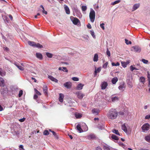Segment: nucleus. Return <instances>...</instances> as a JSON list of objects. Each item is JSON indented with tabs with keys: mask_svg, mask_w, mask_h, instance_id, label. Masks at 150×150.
Listing matches in <instances>:
<instances>
[{
	"mask_svg": "<svg viewBox=\"0 0 150 150\" xmlns=\"http://www.w3.org/2000/svg\"><path fill=\"white\" fill-rule=\"evenodd\" d=\"M34 47H37L38 48H41L43 47V46L39 43H37V44L35 43Z\"/></svg>",
	"mask_w": 150,
	"mask_h": 150,
	"instance_id": "obj_26",
	"label": "nucleus"
},
{
	"mask_svg": "<svg viewBox=\"0 0 150 150\" xmlns=\"http://www.w3.org/2000/svg\"><path fill=\"white\" fill-rule=\"evenodd\" d=\"M96 150H102V149L100 146H98L97 147Z\"/></svg>",
	"mask_w": 150,
	"mask_h": 150,
	"instance_id": "obj_60",
	"label": "nucleus"
},
{
	"mask_svg": "<svg viewBox=\"0 0 150 150\" xmlns=\"http://www.w3.org/2000/svg\"><path fill=\"white\" fill-rule=\"evenodd\" d=\"M89 18L91 22L93 23L95 20V12L92 8L91 9L90 12L89 13Z\"/></svg>",
	"mask_w": 150,
	"mask_h": 150,
	"instance_id": "obj_2",
	"label": "nucleus"
},
{
	"mask_svg": "<svg viewBox=\"0 0 150 150\" xmlns=\"http://www.w3.org/2000/svg\"><path fill=\"white\" fill-rule=\"evenodd\" d=\"M63 69L64 70H63L64 71H65L66 72H67L68 71V70L67 69V68L65 67H62Z\"/></svg>",
	"mask_w": 150,
	"mask_h": 150,
	"instance_id": "obj_55",
	"label": "nucleus"
},
{
	"mask_svg": "<svg viewBox=\"0 0 150 150\" xmlns=\"http://www.w3.org/2000/svg\"><path fill=\"white\" fill-rule=\"evenodd\" d=\"M43 134L44 135H47L49 134V132L47 130H45L43 132Z\"/></svg>",
	"mask_w": 150,
	"mask_h": 150,
	"instance_id": "obj_36",
	"label": "nucleus"
},
{
	"mask_svg": "<svg viewBox=\"0 0 150 150\" xmlns=\"http://www.w3.org/2000/svg\"><path fill=\"white\" fill-rule=\"evenodd\" d=\"M38 98V96H37V95H36V94H35L34 95V96H33V98L34 99H36Z\"/></svg>",
	"mask_w": 150,
	"mask_h": 150,
	"instance_id": "obj_57",
	"label": "nucleus"
},
{
	"mask_svg": "<svg viewBox=\"0 0 150 150\" xmlns=\"http://www.w3.org/2000/svg\"><path fill=\"white\" fill-rule=\"evenodd\" d=\"M120 63L118 62H117L116 64L114 62H112V66H118L120 65Z\"/></svg>",
	"mask_w": 150,
	"mask_h": 150,
	"instance_id": "obj_42",
	"label": "nucleus"
},
{
	"mask_svg": "<svg viewBox=\"0 0 150 150\" xmlns=\"http://www.w3.org/2000/svg\"><path fill=\"white\" fill-rule=\"evenodd\" d=\"M125 88V84L124 83H123L119 86L118 88L119 89L121 90L123 88Z\"/></svg>",
	"mask_w": 150,
	"mask_h": 150,
	"instance_id": "obj_25",
	"label": "nucleus"
},
{
	"mask_svg": "<svg viewBox=\"0 0 150 150\" xmlns=\"http://www.w3.org/2000/svg\"><path fill=\"white\" fill-rule=\"evenodd\" d=\"M76 95L78 98L80 99H82L85 95L80 91H77L76 92Z\"/></svg>",
	"mask_w": 150,
	"mask_h": 150,
	"instance_id": "obj_6",
	"label": "nucleus"
},
{
	"mask_svg": "<svg viewBox=\"0 0 150 150\" xmlns=\"http://www.w3.org/2000/svg\"><path fill=\"white\" fill-rule=\"evenodd\" d=\"M16 66L17 67L21 70H23L24 69V68L21 66H19L18 65L16 64Z\"/></svg>",
	"mask_w": 150,
	"mask_h": 150,
	"instance_id": "obj_40",
	"label": "nucleus"
},
{
	"mask_svg": "<svg viewBox=\"0 0 150 150\" xmlns=\"http://www.w3.org/2000/svg\"><path fill=\"white\" fill-rule=\"evenodd\" d=\"M9 17L11 20L13 19V18L12 16L11 15H9Z\"/></svg>",
	"mask_w": 150,
	"mask_h": 150,
	"instance_id": "obj_64",
	"label": "nucleus"
},
{
	"mask_svg": "<svg viewBox=\"0 0 150 150\" xmlns=\"http://www.w3.org/2000/svg\"><path fill=\"white\" fill-rule=\"evenodd\" d=\"M92 112L93 114L98 115L100 112V110L98 109L94 108L92 110Z\"/></svg>",
	"mask_w": 150,
	"mask_h": 150,
	"instance_id": "obj_11",
	"label": "nucleus"
},
{
	"mask_svg": "<svg viewBox=\"0 0 150 150\" xmlns=\"http://www.w3.org/2000/svg\"><path fill=\"white\" fill-rule=\"evenodd\" d=\"M132 48L133 50V51L137 52H139L141 51V48L140 47L138 46H135L132 47ZM132 51H133L132 49H131Z\"/></svg>",
	"mask_w": 150,
	"mask_h": 150,
	"instance_id": "obj_5",
	"label": "nucleus"
},
{
	"mask_svg": "<svg viewBox=\"0 0 150 150\" xmlns=\"http://www.w3.org/2000/svg\"><path fill=\"white\" fill-rule=\"evenodd\" d=\"M111 137L112 139L115 140H118V137L117 136L114 134H112V135Z\"/></svg>",
	"mask_w": 150,
	"mask_h": 150,
	"instance_id": "obj_34",
	"label": "nucleus"
},
{
	"mask_svg": "<svg viewBox=\"0 0 150 150\" xmlns=\"http://www.w3.org/2000/svg\"><path fill=\"white\" fill-rule=\"evenodd\" d=\"M119 99V98L117 96L112 97H111L112 101L113 102H114L116 100H117Z\"/></svg>",
	"mask_w": 150,
	"mask_h": 150,
	"instance_id": "obj_24",
	"label": "nucleus"
},
{
	"mask_svg": "<svg viewBox=\"0 0 150 150\" xmlns=\"http://www.w3.org/2000/svg\"><path fill=\"white\" fill-rule=\"evenodd\" d=\"M145 119H149L150 118V115H146L145 118Z\"/></svg>",
	"mask_w": 150,
	"mask_h": 150,
	"instance_id": "obj_52",
	"label": "nucleus"
},
{
	"mask_svg": "<svg viewBox=\"0 0 150 150\" xmlns=\"http://www.w3.org/2000/svg\"><path fill=\"white\" fill-rule=\"evenodd\" d=\"M150 125L148 123H146L144 124L142 127V129L143 131L148 130L150 128Z\"/></svg>",
	"mask_w": 150,
	"mask_h": 150,
	"instance_id": "obj_4",
	"label": "nucleus"
},
{
	"mask_svg": "<svg viewBox=\"0 0 150 150\" xmlns=\"http://www.w3.org/2000/svg\"><path fill=\"white\" fill-rule=\"evenodd\" d=\"M51 132H52L53 135L54 136V137L57 139H58V135L54 131H51Z\"/></svg>",
	"mask_w": 150,
	"mask_h": 150,
	"instance_id": "obj_33",
	"label": "nucleus"
},
{
	"mask_svg": "<svg viewBox=\"0 0 150 150\" xmlns=\"http://www.w3.org/2000/svg\"><path fill=\"white\" fill-rule=\"evenodd\" d=\"M139 80L140 82L143 84H144L145 82V78L143 76L140 77L139 79Z\"/></svg>",
	"mask_w": 150,
	"mask_h": 150,
	"instance_id": "obj_19",
	"label": "nucleus"
},
{
	"mask_svg": "<svg viewBox=\"0 0 150 150\" xmlns=\"http://www.w3.org/2000/svg\"><path fill=\"white\" fill-rule=\"evenodd\" d=\"M81 10L82 11H85L87 9V7L86 6H82L81 7Z\"/></svg>",
	"mask_w": 150,
	"mask_h": 150,
	"instance_id": "obj_30",
	"label": "nucleus"
},
{
	"mask_svg": "<svg viewBox=\"0 0 150 150\" xmlns=\"http://www.w3.org/2000/svg\"><path fill=\"white\" fill-rule=\"evenodd\" d=\"M84 85L81 83H80L76 87V89L77 90H81L82 89Z\"/></svg>",
	"mask_w": 150,
	"mask_h": 150,
	"instance_id": "obj_15",
	"label": "nucleus"
},
{
	"mask_svg": "<svg viewBox=\"0 0 150 150\" xmlns=\"http://www.w3.org/2000/svg\"><path fill=\"white\" fill-rule=\"evenodd\" d=\"M64 86L65 87L67 88H70L71 87V83L69 81L67 82L64 83Z\"/></svg>",
	"mask_w": 150,
	"mask_h": 150,
	"instance_id": "obj_7",
	"label": "nucleus"
},
{
	"mask_svg": "<svg viewBox=\"0 0 150 150\" xmlns=\"http://www.w3.org/2000/svg\"><path fill=\"white\" fill-rule=\"evenodd\" d=\"M148 80H150V74L149 72H147Z\"/></svg>",
	"mask_w": 150,
	"mask_h": 150,
	"instance_id": "obj_53",
	"label": "nucleus"
},
{
	"mask_svg": "<svg viewBox=\"0 0 150 150\" xmlns=\"http://www.w3.org/2000/svg\"><path fill=\"white\" fill-rule=\"evenodd\" d=\"M108 119L110 120L115 119L118 115V112L116 109H111L108 112L107 115Z\"/></svg>",
	"mask_w": 150,
	"mask_h": 150,
	"instance_id": "obj_1",
	"label": "nucleus"
},
{
	"mask_svg": "<svg viewBox=\"0 0 150 150\" xmlns=\"http://www.w3.org/2000/svg\"><path fill=\"white\" fill-rule=\"evenodd\" d=\"M90 33H91V35L92 36V37L94 38H95L96 35H95V33H94L93 32V30H91L90 31Z\"/></svg>",
	"mask_w": 150,
	"mask_h": 150,
	"instance_id": "obj_37",
	"label": "nucleus"
},
{
	"mask_svg": "<svg viewBox=\"0 0 150 150\" xmlns=\"http://www.w3.org/2000/svg\"><path fill=\"white\" fill-rule=\"evenodd\" d=\"M87 26L88 28V29H91V25L90 23H88L87 25Z\"/></svg>",
	"mask_w": 150,
	"mask_h": 150,
	"instance_id": "obj_56",
	"label": "nucleus"
},
{
	"mask_svg": "<svg viewBox=\"0 0 150 150\" xmlns=\"http://www.w3.org/2000/svg\"><path fill=\"white\" fill-rule=\"evenodd\" d=\"M46 55L48 57L50 58H52V54L49 52H46Z\"/></svg>",
	"mask_w": 150,
	"mask_h": 150,
	"instance_id": "obj_35",
	"label": "nucleus"
},
{
	"mask_svg": "<svg viewBox=\"0 0 150 150\" xmlns=\"http://www.w3.org/2000/svg\"><path fill=\"white\" fill-rule=\"evenodd\" d=\"M82 116L81 114L79 113L75 114V117L76 118H80Z\"/></svg>",
	"mask_w": 150,
	"mask_h": 150,
	"instance_id": "obj_31",
	"label": "nucleus"
},
{
	"mask_svg": "<svg viewBox=\"0 0 150 150\" xmlns=\"http://www.w3.org/2000/svg\"><path fill=\"white\" fill-rule=\"evenodd\" d=\"M76 128L77 130L80 133H81L83 132V130L81 128V126L80 124H78Z\"/></svg>",
	"mask_w": 150,
	"mask_h": 150,
	"instance_id": "obj_16",
	"label": "nucleus"
},
{
	"mask_svg": "<svg viewBox=\"0 0 150 150\" xmlns=\"http://www.w3.org/2000/svg\"><path fill=\"white\" fill-rule=\"evenodd\" d=\"M140 6V4H135L134 5L133 7V10L132 11H134L136 9H137Z\"/></svg>",
	"mask_w": 150,
	"mask_h": 150,
	"instance_id": "obj_13",
	"label": "nucleus"
},
{
	"mask_svg": "<svg viewBox=\"0 0 150 150\" xmlns=\"http://www.w3.org/2000/svg\"><path fill=\"white\" fill-rule=\"evenodd\" d=\"M95 138V136L94 134H91L88 136V139L89 140L94 139Z\"/></svg>",
	"mask_w": 150,
	"mask_h": 150,
	"instance_id": "obj_14",
	"label": "nucleus"
},
{
	"mask_svg": "<svg viewBox=\"0 0 150 150\" xmlns=\"http://www.w3.org/2000/svg\"><path fill=\"white\" fill-rule=\"evenodd\" d=\"M4 50H5L6 51H8V50H9V49L7 47H4Z\"/></svg>",
	"mask_w": 150,
	"mask_h": 150,
	"instance_id": "obj_61",
	"label": "nucleus"
},
{
	"mask_svg": "<svg viewBox=\"0 0 150 150\" xmlns=\"http://www.w3.org/2000/svg\"><path fill=\"white\" fill-rule=\"evenodd\" d=\"M108 62H106L103 65V67L105 69L107 67V66L108 65Z\"/></svg>",
	"mask_w": 150,
	"mask_h": 150,
	"instance_id": "obj_50",
	"label": "nucleus"
},
{
	"mask_svg": "<svg viewBox=\"0 0 150 150\" xmlns=\"http://www.w3.org/2000/svg\"><path fill=\"white\" fill-rule=\"evenodd\" d=\"M3 107L0 105V111H2L3 110Z\"/></svg>",
	"mask_w": 150,
	"mask_h": 150,
	"instance_id": "obj_62",
	"label": "nucleus"
},
{
	"mask_svg": "<svg viewBox=\"0 0 150 150\" xmlns=\"http://www.w3.org/2000/svg\"><path fill=\"white\" fill-rule=\"evenodd\" d=\"M28 43L29 45L34 47H35V43L34 42L29 41L28 42Z\"/></svg>",
	"mask_w": 150,
	"mask_h": 150,
	"instance_id": "obj_28",
	"label": "nucleus"
},
{
	"mask_svg": "<svg viewBox=\"0 0 150 150\" xmlns=\"http://www.w3.org/2000/svg\"><path fill=\"white\" fill-rule=\"evenodd\" d=\"M120 1H121L120 0H117V1H114V2H112L111 3V4L112 5H114L115 4L119 3L120 2Z\"/></svg>",
	"mask_w": 150,
	"mask_h": 150,
	"instance_id": "obj_32",
	"label": "nucleus"
},
{
	"mask_svg": "<svg viewBox=\"0 0 150 150\" xmlns=\"http://www.w3.org/2000/svg\"><path fill=\"white\" fill-rule=\"evenodd\" d=\"M5 81L3 78L0 77V86L4 87L5 86Z\"/></svg>",
	"mask_w": 150,
	"mask_h": 150,
	"instance_id": "obj_9",
	"label": "nucleus"
},
{
	"mask_svg": "<svg viewBox=\"0 0 150 150\" xmlns=\"http://www.w3.org/2000/svg\"><path fill=\"white\" fill-rule=\"evenodd\" d=\"M108 83L106 82H103L101 85V89L103 90L105 89L108 86Z\"/></svg>",
	"mask_w": 150,
	"mask_h": 150,
	"instance_id": "obj_8",
	"label": "nucleus"
},
{
	"mask_svg": "<svg viewBox=\"0 0 150 150\" xmlns=\"http://www.w3.org/2000/svg\"><path fill=\"white\" fill-rule=\"evenodd\" d=\"M101 70V69L100 68H98L95 71V72L96 74L97 72H100Z\"/></svg>",
	"mask_w": 150,
	"mask_h": 150,
	"instance_id": "obj_49",
	"label": "nucleus"
},
{
	"mask_svg": "<svg viewBox=\"0 0 150 150\" xmlns=\"http://www.w3.org/2000/svg\"><path fill=\"white\" fill-rule=\"evenodd\" d=\"M122 66L124 68H125L127 67L125 63V62H121Z\"/></svg>",
	"mask_w": 150,
	"mask_h": 150,
	"instance_id": "obj_43",
	"label": "nucleus"
},
{
	"mask_svg": "<svg viewBox=\"0 0 150 150\" xmlns=\"http://www.w3.org/2000/svg\"><path fill=\"white\" fill-rule=\"evenodd\" d=\"M34 90L35 91V92L38 95H41V93L36 88H34Z\"/></svg>",
	"mask_w": 150,
	"mask_h": 150,
	"instance_id": "obj_41",
	"label": "nucleus"
},
{
	"mask_svg": "<svg viewBox=\"0 0 150 150\" xmlns=\"http://www.w3.org/2000/svg\"><path fill=\"white\" fill-rule=\"evenodd\" d=\"M145 140L148 142H150V135H147L145 137Z\"/></svg>",
	"mask_w": 150,
	"mask_h": 150,
	"instance_id": "obj_29",
	"label": "nucleus"
},
{
	"mask_svg": "<svg viewBox=\"0 0 150 150\" xmlns=\"http://www.w3.org/2000/svg\"><path fill=\"white\" fill-rule=\"evenodd\" d=\"M125 42L127 45L131 44L132 42L131 41H129L127 39H125Z\"/></svg>",
	"mask_w": 150,
	"mask_h": 150,
	"instance_id": "obj_39",
	"label": "nucleus"
},
{
	"mask_svg": "<svg viewBox=\"0 0 150 150\" xmlns=\"http://www.w3.org/2000/svg\"><path fill=\"white\" fill-rule=\"evenodd\" d=\"M23 91L22 90H21L19 91V93L18 94V96L19 97H21V96H22V95L23 94Z\"/></svg>",
	"mask_w": 150,
	"mask_h": 150,
	"instance_id": "obj_45",
	"label": "nucleus"
},
{
	"mask_svg": "<svg viewBox=\"0 0 150 150\" xmlns=\"http://www.w3.org/2000/svg\"><path fill=\"white\" fill-rule=\"evenodd\" d=\"M59 101L61 102L63 101V98H64V95L62 93H60L59 95Z\"/></svg>",
	"mask_w": 150,
	"mask_h": 150,
	"instance_id": "obj_17",
	"label": "nucleus"
},
{
	"mask_svg": "<svg viewBox=\"0 0 150 150\" xmlns=\"http://www.w3.org/2000/svg\"><path fill=\"white\" fill-rule=\"evenodd\" d=\"M113 132L116 134L120 135V134L118 130L114 129L113 130Z\"/></svg>",
	"mask_w": 150,
	"mask_h": 150,
	"instance_id": "obj_38",
	"label": "nucleus"
},
{
	"mask_svg": "<svg viewBox=\"0 0 150 150\" xmlns=\"http://www.w3.org/2000/svg\"><path fill=\"white\" fill-rule=\"evenodd\" d=\"M118 79L117 77L113 78L112 80V82L113 84H115L118 81Z\"/></svg>",
	"mask_w": 150,
	"mask_h": 150,
	"instance_id": "obj_21",
	"label": "nucleus"
},
{
	"mask_svg": "<svg viewBox=\"0 0 150 150\" xmlns=\"http://www.w3.org/2000/svg\"><path fill=\"white\" fill-rule=\"evenodd\" d=\"M121 128L122 129L125 133H127V128L125 125V123L122 125Z\"/></svg>",
	"mask_w": 150,
	"mask_h": 150,
	"instance_id": "obj_10",
	"label": "nucleus"
},
{
	"mask_svg": "<svg viewBox=\"0 0 150 150\" xmlns=\"http://www.w3.org/2000/svg\"><path fill=\"white\" fill-rule=\"evenodd\" d=\"M104 23H102L100 24V27L103 30H104L105 29V27L104 26Z\"/></svg>",
	"mask_w": 150,
	"mask_h": 150,
	"instance_id": "obj_51",
	"label": "nucleus"
},
{
	"mask_svg": "<svg viewBox=\"0 0 150 150\" xmlns=\"http://www.w3.org/2000/svg\"><path fill=\"white\" fill-rule=\"evenodd\" d=\"M70 19L74 25H76L78 23H80L79 20L77 18L71 16L70 17Z\"/></svg>",
	"mask_w": 150,
	"mask_h": 150,
	"instance_id": "obj_3",
	"label": "nucleus"
},
{
	"mask_svg": "<svg viewBox=\"0 0 150 150\" xmlns=\"http://www.w3.org/2000/svg\"><path fill=\"white\" fill-rule=\"evenodd\" d=\"M108 57H110V51L109 50L108 48H107L106 51Z\"/></svg>",
	"mask_w": 150,
	"mask_h": 150,
	"instance_id": "obj_46",
	"label": "nucleus"
},
{
	"mask_svg": "<svg viewBox=\"0 0 150 150\" xmlns=\"http://www.w3.org/2000/svg\"><path fill=\"white\" fill-rule=\"evenodd\" d=\"M72 79L75 81H79V79L76 77H73L72 78Z\"/></svg>",
	"mask_w": 150,
	"mask_h": 150,
	"instance_id": "obj_48",
	"label": "nucleus"
},
{
	"mask_svg": "<svg viewBox=\"0 0 150 150\" xmlns=\"http://www.w3.org/2000/svg\"><path fill=\"white\" fill-rule=\"evenodd\" d=\"M43 92L45 93V95H47V88L46 85L44 86L43 88Z\"/></svg>",
	"mask_w": 150,
	"mask_h": 150,
	"instance_id": "obj_18",
	"label": "nucleus"
},
{
	"mask_svg": "<svg viewBox=\"0 0 150 150\" xmlns=\"http://www.w3.org/2000/svg\"><path fill=\"white\" fill-rule=\"evenodd\" d=\"M25 118L24 117L23 118L19 120V121L21 122H23L25 120Z\"/></svg>",
	"mask_w": 150,
	"mask_h": 150,
	"instance_id": "obj_54",
	"label": "nucleus"
},
{
	"mask_svg": "<svg viewBox=\"0 0 150 150\" xmlns=\"http://www.w3.org/2000/svg\"><path fill=\"white\" fill-rule=\"evenodd\" d=\"M42 12L43 13H44L46 15L47 13V11H45V9L42 10Z\"/></svg>",
	"mask_w": 150,
	"mask_h": 150,
	"instance_id": "obj_58",
	"label": "nucleus"
},
{
	"mask_svg": "<svg viewBox=\"0 0 150 150\" xmlns=\"http://www.w3.org/2000/svg\"><path fill=\"white\" fill-rule=\"evenodd\" d=\"M125 63L126 64L127 66V65L129 64L130 62V61L129 60H128L127 62H125Z\"/></svg>",
	"mask_w": 150,
	"mask_h": 150,
	"instance_id": "obj_59",
	"label": "nucleus"
},
{
	"mask_svg": "<svg viewBox=\"0 0 150 150\" xmlns=\"http://www.w3.org/2000/svg\"><path fill=\"white\" fill-rule=\"evenodd\" d=\"M19 148H21V149H23V146L22 145H21L19 146Z\"/></svg>",
	"mask_w": 150,
	"mask_h": 150,
	"instance_id": "obj_63",
	"label": "nucleus"
},
{
	"mask_svg": "<svg viewBox=\"0 0 150 150\" xmlns=\"http://www.w3.org/2000/svg\"><path fill=\"white\" fill-rule=\"evenodd\" d=\"M36 57L40 59H42V56L41 54L40 53H36Z\"/></svg>",
	"mask_w": 150,
	"mask_h": 150,
	"instance_id": "obj_22",
	"label": "nucleus"
},
{
	"mask_svg": "<svg viewBox=\"0 0 150 150\" xmlns=\"http://www.w3.org/2000/svg\"><path fill=\"white\" fill-rule=\"evenodd\" d=\"M6 74V72L5 71H3V69L0 71V75L2 76H5Z\"/></svg>",
	"mask_w": 150,
	"mask_h": 150,
	"instance_id": "obj_27",
	"label": "nucleus"
},
{
	"mask_svg": "<svg viewBox=\"0 0 150 150\" xmlns=\"http://www.w3.org/2000/svg\"><path fill=\"white\" fill-rule=\"evenodd\" d=\"M64 8L65 10V11L66 13L67 14H69L70 13V11L68 7L67 6L65 5L64 6Z\"/></svg>",
	"mask_w": 150,
	"mask_h": 150,
	"instance_id": "obj_12",
	"label": "nucleus"
},
{
	"mask_svg": "<svg viewBox=\"0 0 150 150\" xmlns=\"http://www.w3.org/2000/svg\"><path fill=\"white\" fill-rule=\"evenodd\" d=\"M48 78L52 81H54L56 83L57 82H58V80L57 79L55 78H54L52 76H48Z\"/></svg>",
	"mask_w": 150,
	"mask_h": 150,
	"instance_id": "obj_20",
	"label": "nucleus"
},
{
	"mask_svg": "<svg viewBox=\"0 0 150 150\" xmlns=\"http://www.w3.org/2000/svg\"><path fill=\"white\" fill-rule=\"evenodd\" d=\"M142 61L144 63L146 64H147L148 62V61L147 60L144 59H142Z\"/></svg>",
	"mask_w": 150,
	"mask_h": 150,
	"instance_id": "obj_47",
	"label": "nucleus"
},
{
	"mask_svg": "<svg viewBox=\"0 0 150 150\" xmlns=\"http://www.w3.org/2000/svg\"><path fill=\"white\" fill-rule=\"evenodd\" d=\"M130 70L132 71L134 70H137V69L135 67H133L132 66H131L130 67Z\"/></svg>",
	"mask_w": 150,
	"mask_h": 150,
	"instance_id": "obj_44",
	"label": "nucleus"
},
{
	"mask_svg": "<svg viewBox=\"0 0 150 150\" xmlns=\"http://www.w3.org/2000/svg\"><path fill=\"white\" fill-rule=\"evenodd\" d=\"M98 59V55L97 54H94L93 58V61L94 62H97Z\"/></svg>",
	"mask_w": 150,
	"mask_h": 150,
	"instance_id": "obj_23",
	"label": "nucleus"
}]
</instances>
